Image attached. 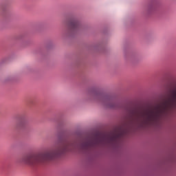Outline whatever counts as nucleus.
Wrapping results in <instances>:
<instances>
[{
    "mask_svg": "<svg viewBox=\"0 0 176 176\" xmlns=\"http://www.w3.org/2000/svg\"><path fill=\"white\" fill-rule=\"evenodd\" d=\"M68 26L72 31H78V30L80 28V24L79 23V21H78V20L76 19H73L70 21Z\"/></svg>",
    "mask_w": 176,
    "mask_h": 176,
    "instance_id": "3",
    "label": "nucleus"
},
{
    "mask_svg": "<svg viewBox=\"0 0 176 176\" xmlns=\"http://www.w3.org/2000/svg\"><path fill=\"white\" fill-rule=\"evenodd\" d=\"M104 104L106 107H108V108H112L113 109H116V108H118L116 103H115L109 96L104 98Z\"/></svg>",
    "mask_w": 176,
    "mask_h": 176,
    "instance_id": "2",
    "label": "nucleus"
},
{
    "mask_svg": "<svg viewBox=\"0 0 176 176\" xmlns=\"http://www.w3.org/2000/svg\"><path fill=\"white\" fill-rule=\"evenodd\" d=\"M97 145H98V134L96 135L94 138L85 139L80 143L60 141L55 144L54 149L37 154H29L23 157L22 162L29 166H36L54 160L56 157L64 155L65 152L76 150L89 151Z\"/></svg>",
    "mask_w": 176,
    "mask_h": 176,
    "instance_id": "1",
    "label": "nucleus"
},
{
    "mask_svg": "<svg viewBox=\"0 0 176 176\" xmlns=\"http://www.w3.org/2000/svg\"><path fill=\"white\" fill-rule=\"evenodd\" d=\"M25 121L24 120H19L16 122V127H24Z\"/></svg>",
    "mask_w": 176,
    "mask_h": 176,
    "instance_id": "4",
    "label": "nucleus"
}]
</instances>
